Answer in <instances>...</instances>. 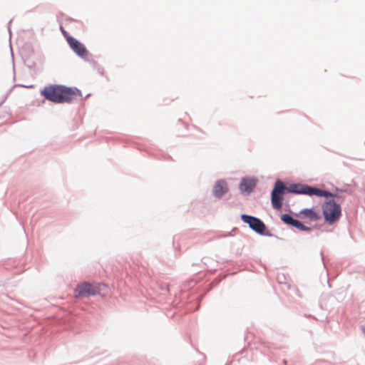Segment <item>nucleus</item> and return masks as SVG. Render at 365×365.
<instances>
[{
  "label": "nucleus",
  "mask_w": 365,
  "mask_h": 365,
  "mask_svg": "<svg viewBox=\"0 0 365 365\" xmlns=\"http://www.w3.org/2000/svg\"><path fill=\"white\" fill-rule=\"evenodd\" d=\"M285 190L286 187L281 180H278L275 182L271 196L272 205L274 209L279 210L282 207Z\"/></svg>",
  "instance_id": "5"
},
{
  "label": "nucleus",
  "mask_w": 365,
  "mask_h": 365,
  "mask_svg": "<svg viewBox=\"0 0 365 365\" xmlns=\"http://www.w3.org/2000/svg\"><path fill=\"white\" fill-rule=\"evenodd\" d=\"M323 215L329 224L336 222L341 216V207L334 200H329L322 205Z\"/></svg>",
  "instance_id": "2"
},
{
  "label": "nucleus",
  "mask_w": 365,
  "mask_h": 365,
  "mask_svg": "<svg viewBox=\"0 0 365 365\" xmlns=\"http://www.w3.org/2000/svg\"><path fill=\"white\" fill-rule=\"evenodd\" d=\"M242 220L248 224L250 227L257 232L262 234L266 228L264 224L259 219L247 215H241Z\"/></svg>",
  "instance_id": "6"
},
{
  "label": "nucleus",
  "mask_w": 365,
  "mask_h": 365,
  "mask_svg": "<svg viewBox=\"0 0 365 365\" xmlns=\"http://www.w3.org/2000/svg\"><path fill=\"white\" fill-rule=\"evenodd\" d=\"M292 191L297 194H304L309 196L316 195L319 197H327L331 195V194L328 191L307 185H295L292 187Z\"/></svg>",
  "instance_id": "4"
},
{
  "label": "nucleus",
  "mask_w": 365,
  "mask_h": 365,
  "mask_svg": "<svg viewBox=\"0 0 365 365\" xmlns=\"http://www.w3.org/2000/svg\"><path fill=\"white\" fill-rule=\"evenodd\" d=\"M281 220L287 225L294 227L295 228L302 231H309L310 228L303 225L300 221L294 219L292 217L287 214L282 215Z\"/></svg>",
  "instance_id": "8"
},
{
  "label": "nucleus",
  "mask_w": 365,
  "mask_h": 365,
  "mask_svg": "<svg viewBox=\"0 0 365 365\" xmlns=\"http://www.w3.org/2000/svg\"><path fill=\"white\" fill-rule=\"evenodd\" d=\"M227 191V183L224 180L217 182L213 188V193L217 197H221Z\"/></svg>",
  "instance_id": "10"
},
{
  "label": "nucleus",
  "mask_w": 365,
  "mask_h": 365,
  "mask_svg": "<svg viewBox=\"0 0 365 365\" xmlns=\"http://www.w3.org/2000/svg\"><path fill=\"white\" fill-rule=\"evenodd\" d=\"M61 31H62V33H63V36H65V38H66V36H70L67 34V32L63 29V27H61Z\"/></svg>",
  "instance_id": "12"
},
{
  "label": "nucleus",
  "mask_w": 365,
  "mask_h": 365,
  "mask_svg": "<svg viewBox=\"0 0 365 365\" xmlns=\"http://www.w3.org/2000/svg\"><path fill=\"white\" fill-rule=\"evenodd\" d=\"M257 180L255 178H243L240 185V189L242 192L250 194L256 186Z\"/></svg>",
  "instance_id": "9"
},
{
  "label": "nucleus",
  "mask_w": 365,
  "mask_h": 365,
  "mask_svg": "<svg viewBox=\"0 0 365 365\" xmlns=\"http://www.w3.org/2000/svg\"><path fill=\"white\" fill-rule=\"evenodd\" d=\"M299 214L302 218H307L312 222H316L320 218L319 215L312 209H304Z\"/></svg>",
  "instance_id": "11"
},
{
  "label": "nucleus",
  "mask_w": 365,
  "mask_h": 365,
  "mask_svg": "<svg viewBox=\"0 0 365 365\" xmlns=\"http://www.w3.org/2000/svg\"><path fill=\"white\" fill-rule=\"evenodd\" d=\"M41 95L54 103H70L81 96V92L76 88L51 84L45 86L41 91Z\"/></svg>",
  "instance_id": "1"
},
{
  "label": "nucleus",
  "mask_w": 365,
  "mask_h": 365,
  "mask_svg": "<svg viewBox=\"0 0 365 365\" xmlns=\"http://www.w3.org/2000/svg\"><path fill=\"white\" fill-rule=\"evenodd\" d=\"M66 41L71 48L79 56L85 58L88 55V51L83 43L77 41L72 36H66Z\"/></svg>",
  "instance_id": "7"
},
{
  "label": "nucleus",
  "mask_w": 365,
  "mask_h": 365,
  "mask_svg": "<svg viewBox=\"0 0 365 365\" xmlns=\"http://www.w3.org/2000/svg\"><path fill=\"white\" fill-rule=\"evenodd\" d=\"M103 288H106L105 284L83 282L76 286L74 290V296L75 297H80L83 296L96 295L100 294Z\"/></svg>",
  "instance_id": "3"
}]
</instances>
